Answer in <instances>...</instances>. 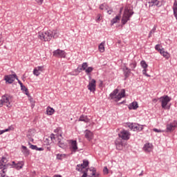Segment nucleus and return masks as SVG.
Returning <instances> with one entry per match:
<instances>
[{
	"instance_id": "nucleus-48",
	"label": "nucleus",
	"mask_w": 177,
	"mask_h": 177,
	"mask_svg": "<svg viewBox=\"0 0 177 177\" xmlns=\"http://www.w3.org/2000/svg\"><path fill=\"white\" fill-rule=\"evenodd\" d=\"M104 171V174H105L106 175H107V174H109V169H107V167H105L103 169Z\"/></svg>"
},
{
	"instance_id": "nucleus-31",
	"label": "nucleus",
	"mask_w": 177,
	"mask_h": 177,
	"mask_svg": "<svg viewBox=\"0 0 177 177\" xmlns=\"http://www.w3.org/2000/svg\"><path fill=\"white\" fill-rule=\"evenodd\" d=\"M88 68V63L86 62H84L82 64V68H80V71H86V68Z\"/></svg>"
},
{
	"instance_id": "nucleus-33",
	"label": "nucleus",
	"mask_w": 177,
	"mask_h": 177,
	"mask_svg": "<svg viewBox=\"0 0 177 177\" xmlns=\"http://www.w3.org/2000/svg\"><path fill=\"white\" fill-rule=\"evenodd\" d=\"M140 65L142 67V68H147V67H149V65L146 64V61L144 60L140 62Z\"/></svg>"
},
{
	"instance_id": "nucleus-2",
	"label": "nucleus",
	"mask_w": 177,
	"mask_h": 177,
	"mask_svg": "<svg viewBox=\"0 0 177 177\" xmlns=\"http://www.w3.org/2000/svg\"><path fill=\"white\" fill-rule=\"evenodd\" d=\"M133 10L131 7H125L123 16L122 17V24L125 25L129 21L131 17L133 15Z\"/></svg>"
},
{
	"instance_id": "nucleus-42",
	"label": "nucleus",
	"mask_w": 177,
	"mask_h": 177,
	"mask_svg": "<svg viewBox=\"0 0 177 177\" xmlns=\"http://www.w3.org/2000/svg\"><path fill=\"white\" fill-rule=\"evenodd\" d=\"M22 149L23 150H24V151H26V156H28V154H30V151H28V149H27V147L23 145Z\"/></svg>"
},
{
	"instance_id": "nucleus-6",
	"label": "nucleus",
	"mask_w": 177,
	"mask_h": 177,
	"mask_svg": "<svg viewBox=\"0 0 177 177\" xmlns=\"http://www.w3.org/2000/svg\"><path fill=\"white\" fill-rule=\"evenodd\" d=\"M119 138H121L123 140H129V138H131V133L127 130H122L120 131V133L118 134Z\"/></svg>"
},
{
	"instance_id": "nucleus-36",
	"label": "nucleus",
	"mask_w": 177,
	"mask_h": 177,
	"mask_svg": "<svg viewBox=\"0 0 177 177\" xmlns=\"http://www.w3.org/2000/svg\"><path fill=\"white\" fill-rule=\"evenodd\" d=\"M28 145L30 146V149H32V150H36L37 149L38 147L37 145H31V142H28Z\"/></svg>"
},
{
	"instance_id": "nucleus-50",
	"label": "nucleus",
	"mask_w": 177,
	"mask_h": 177,
	"mask_svg": "<svg viewBox=\"0 0 177 177\" xmlns=\"http://www.w3.org/2000/svg\"><path fill=\"white\" fill-rule=\"evenodd\" d=\"M9 130L10 129H6L5 130L0 131V135H2V133H4V132H8Z\"/></svg>"
},
{
	"instance_id": "nucleus-54",
	"label": "nucleus",
	"mask_w": 177,
	"mask_h": 177,
	"mask_svg": "<svg viewBox=\"0 0 177 177\" xmlns=\"http://www.w3.org/2000/svg\"><path fill=\"white\" fill-rule=\"evenodd\" d=\"M100 17H101L100 14H98V15H97V20L98 21H100Z\"/></svg>"
},
{
	"instance_id": "nucleus-46",
	"label": "nucleus",
	"mask_w": 177,
	"mask_h": 177,
	"mask_svg": "<svg viewBox=\"0 0 177 177\" xmlns=\"http://www.w3.org/2000/svg\"><path fill=\"white\" fill-rule=\"evenodd\" d=\"M50 138L51 139L52 141L55 140V139H56V136L53 133L50 134Z\"/></svg>"
},
{
	"instance_id": "nucleus-13",
	"label": "nucleus",
	"mask_w": 177,
	"mask_h": 177,
	"mask_svg": "<svg viewBox=\"0 0 177 177\" xmlns=\"http://www.w3.org/2000/svg\"><path fill=\"white\" fill-rule=\"evenodd\" d=\"M177 127V121H174L173 122L167 125V130L168 132H171V131H174Z\"/></svg>"
},
{
	"instance_id": "nucleus-41",
	"label": "nucleus",
	"mask_w": 177,
	"mask_h": 177,
	"mask_svg": "<svg viewBox=\"0 0 177 177\" xmlns=\"http://www.w3.org/2000/svg\"><path fill=\"white\" fill-rule=\"evenodd\" d=\"M155 49L156 50H158V52H161V50H164V48H160V44H157L156 46H155Z\"/></svg>"
},
{
	"instance_id": "nucleus-19",
	"label": "nucleus",
	"mask_w": 177,
	"mask_h": 177,
	"mask_svg": "<svg viewBox=\"0 0 177 177\" xmlns=\"http://www.w3.org/2000/svg\"><path fill=\"white\" fill-rule=\"evenodd\" d=\"M138 107H139V106L138 105V102H133L131 104H129V109L130 110H136V109H138Z\"/></svg>"
},
{
	"instance_id": "nucleus-1",
	"label": "nucleus",
	"mask_w": 177,
	"mask_h": 177,
	"mask_svg": "<svg viewBox=\"0 0 177 177\" xmlns=\"http://www.w3.org/2000/svg\"><path fill=\"white\" fill-rule=\"evenodd\" d=\"M57 30H46L42 32H39L38 33V37L41 41H44V42L49 41L52 38H56L57 37Z\"/></svg>"
},
{
	"instance_id": "nucleus-57",
	"label": "nucleus",
	"mask_w": 177,
	"mask_h": 177,
	"mask_svg": "<svg viewBox=\"0 0 177 177\" xmlns=\"http://www.w3.org/2000/svg\"><path fill=\"white\" fill-rule=\"evenodd\" d=\"M24 153L27 156V151H24Z\"/></svg>"
},
{
	"instance_id": "nucleus-7",
	"label": "nucleus",
	"mask_w": 177,
	"mask_h": 177,
	"mask_svg": "<svg viewBox=\"0 0 177 177\" xmlns=\"http://www.w3.org/2000/svg\"><path fill=\"white\" fill-rule=\"evenodd\" d=\"M160 100L162 103V109H166L167 104L171 102V97H169L168 95L162 96L160 98Z\"/></svg>"
},
{
	"instance_id": "nucleus-32",
	"label": "nucleus",
	"mask_w": 177,
	"mask_h": 177,
	"mask_svg": "<svg viewBox=\"0 0 177 177\" xmlns=\"http://www.w3.org/2000/svg\"><path fill=\"white\" fill-rule=\"evenodd\" d=\"M117 93H118V89L116 88L110 94L111 99H113L114 96H117Z\"/></svg>"
},
{
	"instance_id": "nucleus-53",
	"label": "nucleus",
	"mask_w": 177,
	"mask_h": 177,
	"mask_svg": "<svg viewBox=\"0 0 177 177\" xmlns=\"http://www.w3.org/2000/svg\"><path fill=\"white\" fill-rule=\"evenodd\" d=\"M3 104H5L3 103V101H2V100H1V101H0V107H2L3 106Z\"/></svg>"
},
{
	"instance_id": "nucleus-58",
	"label": "nucleus",
	"mask_w": 177,
	"mask_h": 177,
	"mask_svg": "<svg viewBox=\"0 0 177 177\" xmlns=\"http://www.w3.org/2000/svg\"><path fill=\"white\" fill-rule=\"evenodd\" d=\"M153 101L156 102H157V100L154 99Z\"/></svg>"
},
{
	"instance_id": "nucleus-3",
	"label": "nucleus",
	"mask_w": 177,
	"mask_h": 177,
	"mask_svg": "<svg viewBox=\"0 0 177 177\" xmlns=\"http://www.w3.org/2000/svg\"><path fill=\"white\" fill-rule=\"evenodd\" d=\"M8 159L6 158H2V159L0 160V169L1 170V176L5 177V174H6V171H8V168L9 167H12V165L10 163H7Z\"/></svg>"
},
{
	"instance_id": "nucleus-47",
	"label": "nucleus",
	"mask_w": 177,
	"mask_h": 177,
	"mask_svg": "<svg viewBox=\"0 0 177 177\" xmlns=\"http://www.w3.org/2000/svg\"><path fill=\"white\" fill-rule=\"evenodd\" d=\"M108 15H111L113 13V8L109 7V9L106 10Z\"/></svg>"
},
{
	"instance_id": "nucleus-26",
	"label": "nucleus",
	"mask_w": 177,
	"mask_h": 177,
	"mask_svg": "<svg viewBox=\"0 0 177 177\" xmlns=\"http://www.w3.org/2000/svg\"><path fill=\"white\" fill-rule=\"evenodd\" d=\"M100 10H109V9H110V7H109L107 4L103 3L101 6H100Z\"/></svg>"
},
{
	"instance_id": "nucleus-29",
	"label": "nucleus",
	"mask_w": 177,
	"mask_h": 177,
	"mask_svg": "<svg viewBox=\"0 0 177 177\" xmlns=\"http://www.w3.org/2000/svg\"><path fill=\"white\" fill-rule=\"evenodd\" d=\"M21 91H23V92H26V95H28V88L26 87L24 84L21 86Z\"/></svg>"
},
{
	"instance_id": "nucleus-8",
	"label": "nucleus",
	"mask_w": 177,
	"mask_h": 177,
	"mask_svg": "<svg viewBox=\"0 0 177 177\" xmlns=\"http://www.w3.org/2000/svg\"><path fill=\"white\" fill-rule=\"evenodd\" d=\"M15 80H19L17 74L6 75L4 80L8 84H13L15 82Z\"/></svg>"
},
{
	"instance_id": "nucleus-56",
	"label": "nucleus",
	"mask_w": 177,
	"mask_h": 177,
	"mask_svg": "<svg viewBox=\"0 0 177 177\" xmlns=\"http://www.w3.org/2000/svg\"><path fill=\"white\" fill-rule=\"evenodd\" d=\"M2 44H3V42H2V39L0 38V46L2 45Z\"/></svg>"
},
{
	"instance_id": "nucleus-23",
	"label": "nucleus",
	"mask_w": 177,
	"mask_h": 177,
	"mask_svg": "<svg viewBox=\"0 0 177 177\" xmlns=\"http://www.w3.org/2000/svg\"><path fill=\"white\" fill-rule=\"evenodd\" d=\"M106 44V41H102L99 46L98 49L101 53H103L104 52V44Z\"/></svg>"
},
{
	"instance_id": "nucleus-51",
	"label": "nucleus",
	"mask_w": 177,
	"mask_h": 177,
	"mask_svg": "<svg viewBox=\"0 0 177 177\" xmlns=\"http://www.w3.org/2000/svg\"><path fill=\"white\" fill-rule=\"evenodd\" d=\"M36 2L38 3V5H41L44 3V0H36Z\"/></svg>"
},
{
	"instance_id": "nucleus-60",
	"label": "nucleus",
	"mask_w": 177,
	"mask_h": 177,
	"mask_svg": "<svg viewBox=\"0 0 177 177\" xmlns=\"http://www.w3.org/2000/svg\"><path fill=\"white\" fill-rule=\"evenodd\" d=\"M60 138H62V134L59 135Z\"/></svg>"
},
{
	"instance_id": "nucleus-14",
	"label": "nucleus",
	"mask_w": 177,
	"mask_h": 177,
	"mask_svg": "<svg viewBox=\"0 0 177 177\" xmlns=\"http://www.w3.org/2000/svg\"><path fill=\"white\" fill-rule=\"evenodd\" d=\"M143 150L145 153H150L153 151V145L151 143H147L143 147Z\"/></svg>"
},
{
	"instance_id": "nucleus-15",
	"label": "nucleus",
	"mask_w": 177,
	"mask_h": 177,
	"mask_svg": "<svg viewBox=\"0 0 177 177\" xmlns=\"http://www.w3.org/2000/svg\"><path fill=\"white\" fill-rule=\"evenodd\" d=\"M84 133H85V138L86 139H87V140H92V139H93V133H92V131L86 129L85 131H84Z\"/></svg>"
},
{
	"instance_id": "nucleus-45",
	"label": "nucleus",
	"mask_w": 177,
	"mask_h": 177,
	"mask_svg": "<svg viewBox=\"0 0 177 177\" xmlns=\"http://www.w3.org/2000/svg\"><path fill=\"white\" fill-rule=\"evenodd\" d=\"M153 132H156L158 133L162 132V130L158 129H153Z\"/></svg>"
},
{
	"instance_id": "nucleus-35",
	"label": "nucleus",
	"mask_w": 177,
	"mask_h": 177,
	"mask_svg": "<svg viewBox=\"0 0 177 177\" xmlns=\"http://www.w3.org/2000/svg\"><path fill=\"white\" fill-rule=\"evenodd\" d=\"M156 28H157V27L156 26H154L153 28H152V30L149 32V38H150L151 37V34H154L156 32Z\"/></svg>"
},
{
	"instance_id": "nucleus-10",
	"label": "nucleus",
	"mask_w": 177,
	"mask_h": 177,
	"mask_svg": "<svg viewBox=\"0 0 177 177\" xmlns=\"http://www.w3.org/2000/svg\"><path fill=\"white\" fill-rule=\"evenodd\" d=\"M87 88L90 92H95L96 91V80L95 79H92L91 82H89Z\"/></svg>"
},
{
	"instance_id": "nucleus-30",
	"label": "nucleus",
	"mask_w": 177,
	"mask_h": 177,
	"mask_svg": "<svg viewBox=\"0 0 177 177\" xmlns=\"http://www.w3.org/2000/svg\"><path fill=\"white\" fill-rule=\"evenodd\" d=\"M90 171H92L91 176V177H99V174H96V169L93 168L92 169H90Z\"/></svg>"
},
{
	"instance_id": "nucleus-20",
	"label": "nucleus",
	"mask_w": 177,
	"mask_h": 177,
	"mask_svg": "<svg viewBox=\"0 0 177 177\" xmlns=\"http://www.w3.org/2000/svg\"><path fill=\"white\" fill-rule=\"evenodd\" d=\"M79 121H83L84 122H90L91 120L88 118V116L82 115L80 118H79Z\"/></svg>"
},
{
	"instance_id": "nucleus-43",
	"label": "nucleus",
	"mask_w": 177,
	"mask_h": 177,
	"mask_svg": "<svg viewBox=\"0 0 177 177\" xmlns=\"http://www.w3.org/2000/svg\"><path fill=\"white\" fill-rule=\"evenodd\" d=\"M151 3H153V5H156V6H160V4L158 3V0H153Z\"/></svg>"
},
{
	"instance_id": "nucleus-24",
	"label": "nucleus",
	"mask_w": 177,
	"mask_h": 177,
	"mask_svg": "<svg viewBox=\"0 0 177 177\" xmlns=\"http://www.w3.org/2000/svg\"><path fill=\"white\" fill-rule=\"evenodd\" d=\"M46 113L48 115H52L55 113V110L53 109V108L48 106L46 109Z\"/></svg>"
},
{
	"instance_id": "nucleus-52",
	"label": "nucleus",
	"mask_w": 177,
	"mask_h": 177,
	"mask_svg": "<svg viewBox=\"0 0 177 177\" xmlns=\"http://www.w3.org/2000/svg\"><path fill=\"white\" fill-rule=\"evenodd\" d=\"M36 151H44V148H42V147L38 148L37 147V149Z\"/></svg>"
},
{
	"instance_id": "nucleus-37",
	"label": "nucleus",
	"mask_w": 177,
	"mask_h": 177,
	"mask_svg": "<svg viewBox=\"0 0 177 177\" xmlns=\"http://www.w3.org/2000/svg\"><path fill=\"white\" fill-rule=\"evenodd\" d=\"M64 157H66V155L65 154H60V153H58L57 155V160H63V158H64Z\"/></svg>"
},
{
	"instance_id": "nucleus-49",
	"label": "nucleus",
	"mask_w": 177,
	"mask_h": 177,
	"mask_svg": "<svg viewBox=\"0 0 177 177\" xmlns=\"http://www.w3.org/2000/svg\"><path fill=\"white\" fill-rule=\"evenodd\" d=\"M27 138H28L30 142H34V139L31 138V136H30V134L27 135Z\"/></svg>"
},
{
	"instance_id": "nucleus-27",
	"label": "nucleus",
	"mask_w": 177,
	"mask_h": 177,
	"mask_svg": "<svg viewBox=\"0 0 177 177\" xmlns=\"http://www.w3.org/2000/svg\"><path fill=\"white\" fill-rule=\"evenodd\" d=\"M118 21H120V16H116L111 21V26H113V24H115Z\"/></svg>"
},
{
	"instance_id": "nucleus-18",
	"label": "nucleus",
	"mask_w": 177,
	"mask_h": 177,
	"mask_svg": "<svg viewBox=\"0 0 177 177\" xmlns=\"http://www.w3.org/2000/svg\"><path fill=\"white\" fill-rule=\"evenodd\" d=\"M123 71H124L125 78H128V77L131 75V69H129L128 67L125 66L123 68Z\"/></svg>"
},
{
	"instance_id": "nucleus-39",
	"label": "nucleus",
	"mask_w": 177,
	"mask_h": 177,
	"mask_svg": "<svg viewBox=\"0 0 177 177\" xmlns=\"http://www.w3.org/2000/svg\"><path fill=\"white\" fill-rule=\"evenodd\" d=\"M35 69H37L39 73H42V71H44V66H37L35 68Z\"/></svg>"
},
{
	"instance_id": "nucleus-22",
	"label": "nucleus",
	"mask_w": 177,
	"mask_h": 177,
	"mask_svg": "<svg viewBox=\"0 0 177 177\" xmlns=\"http://www.w3.org/2000/svg\"><path fill=\"white\" fill-rule=\"evenodd\" d=\"M160 53L163 56V57H165V59H169L171 57V55H169L168 52H165L164 50H160Z\"/></svg>"
},
{
	"instance_id": "nucleus-25",
	"label": "nucleus",
	"mask_w": 177,
	"mask_h": 177,
	"mask_svg": "<svg viewBox=\"0 0 177 177\" xmlns=\"http://www.w3.org/2000/svg\"><path fill=\"white\" fill-rule=\"evenodd\" d=\"M57 145L59 147H61V149H66V144L60 138H58V143Z\"/></svg>"
},
{
	"instance_id": "nucleus-11",
	"label": "nucleus",
	"mask_w": 177,
	"mask_h": 177,
	"mask_svg": "<svg viewBox=\"0 0 177 177\" xmlns=\"http://www.w3.org/2000/svg\"><path fill=\"white\" fill-rule=\"evenodd\" d=\"M24 167V161H19L17 163L16 162L12 161V164L11 165L12 168H15V169H17L18 171Z\"/></svg>"
},
{
	"instance_id": "nucleus-59",
	"label": "nucleus",
	"mask_w": 177,
	"mask_h": 177,
	"mask_svg": "<svg viewBox=\"0 0 177 177\" xmlns=\"http://www.w3.org/2000/svg\"><path fill=\"white\" fill-rule=\"evenodd\" d=\"M142 173H141V174H140V176H142Z\"/></svg>"
},
{
	"instance_id": "nucleus-17",
	"label": "nucleus",
	"mask_w": 177,
	"mask_h": 177,
	"mask_svg": "<svg viewBox=\"0 0 177 177\" xmlns=\"http://www.w3.org/2000/svg\"><path fill=\"white\" fill-rule=\"evenodd\" d=\"M125 96V89H122L121 92L118 93V95H116L115 97L118 100H121L122 97Z\"/></svg>"
},
{
	"instance_id": "nucleus-4",
	"label": "nucleus",
	"mask_w": 177,
	"mask_h": 177,
	"mask_svg": "<svg viewBox=\"0 0 177 177\" xmlns=\"http://www.w3.org/2000/svg\"><path fill=\"white\" fill-rule=\"evenodd\" d=\"M127 127L134 131L143 130V126L136 123H127Z\"/></svg>"
},
{
	"instance_id": "nucleus-40",
	"label": "nucleus",
	"mask_w": 177,
	"mask_h": 177,
	"mask_svg": "<svg viewBox=\"0 0 177 177\" xmlns=\"http://www.w3.org/2000/svg\"><path fill=\"white\" fill-rule=\"evenodd\" d=\"M116 149L118 150H122V143H116Z\"/></svg>"
},
{
	"instance_id": "nucleus-9",
	"label": "nucleus",
	"mask_w": 177,
	"mask_h": 177,
	"mask_svg": "<svg viewBox=\"0 0 177 177\" xmlns=\"http://www.w3.org/2000/svg\"><path fill=\"white\" fill-rule=\"evenodd\" d=\"M53 56H55V57H66V52L64 50H62L60 49H57L55 50L53 52Z\"/></svg>"
},
{
	"instance_id": "nucleus-12",
	"label": "nucleus",
	"mask_w": 177,
	"mask_h": 177,
	"mask_svg": "<svg viewBox=\"0 0 177 177\" xmlns=\"http://www.w3.org/2000/svg\"><path fill=\"white\" fill-rule=\"evenodd\" d=\"M88 165H89V161L83 160V164L77 165L76 171H78L79 172H82V169H84V168H86Z\"/></svg>"
},
{
	"instance_id": "nucleus-38",
	"label": "nucleus",
	"mask_w": 177,
	"mask_h": 177,
	"mask_svg": "<svg viewBox=\"0 0 177 177\" xmlns=\"http://www.w3.org/2000/svg\"><path fill=\"white\" fill-rule=\"evenodd\" d=\"M33 74H34V75H36V77H38L39 75H41V72H39L38 70L34 68Z\"/></svg>"
},
{
	"instance_id": "nucleus-28",
	"label": "nucleus",
	"mask_w": 177,
	"mask_h": 177,
	"mask_svg": "<svg viewBox=\"0 0 177 177\" xmlns=\"http://www.w3.org/2000/svg\"><path fill=\"white\" fill-rule=\"evenodd\" d=\"M93 71V67L89 66L86 69L85 73L86 74H87V75H89L91 73H92Z\"/></svg>"
},
{
	"instance_id": "nucleus-44",
	"label": "nucleus",
	"mask_w": 177,
	"mask_h": 177,
	"mask_svg": "<svg viewBox=\"0 0 177 177\" xmlns=\"http://www.w3.org/2000/svg\"><path fill=\"white\" fill-rule=\"evenodd\" d=\"M142 74H144V75H146V77H150V75L149 74H147V68L143 69Z\"/></svg>"
},
{
	"instance_id": "nucleus-55",
	"label": "nucleus",
	"mask_w": 177,
	"mask_h": 177,
	"mask_svg": "<svg viewBox=\"0 0 177 177\" xmlns=\"http://www.w3.org/2000/svg\"><path fill=\"white\" fill-rule=\"evenodd\" d=\"M17 80L18 81V83L19 84L20 86H21L23 85V83L21 82V81H20L19 79Z\"/></svg>"
},
{
	"instance_id": "nucleus-16",
	"label": "nucleus",
	"mask_w": 177,
	"mask_h": 177,
	"mask_svg": "<svg viewBox=\"0 0 177 177\" xmlns=\"http://www.w3.org/2000/svg\"><path fill=\"white\" fill-rule=\"evenodd\" d=\"M70 144H71V147L73 151H74V153H75V151H77V150H78V146L77 145V140H71Z\"/></svg>"
},
{
	"instance_id": "nucleus-21",
	"label": "nucleus",
	"mask_w": 177,
	"mask_h": 177,
	"mask_svg": "<svg viewBox=\"0 0 177 177\" xmlns=\"http://www.w3.org/2000/svg\"><path fill=\"white\" fill-rule=\"evenodd\" d=\"M174 15L177 20V1L175 0L173 6Z\"/></svg>"
},
{
	"instance_id": "nucleus-34",
	"label": "nucleus",
	"mask_w": 177,
	"mask_h": 177,
	"mask_svg": "<svg viewBox=\"0 0 177 177\" xmlns=\"http://www.w3.org/2000/svg\"><path fill=\"white\" fill-rule=\"evenodd\" d=\"M131 69L132 70V71H135V68H136V62H133L131 64H129Z\"/></svg>"
},
{
	"instance_id": "nucleus-5",
	"label": "nucleus",
	"mask_w": 177,
	"mask_h": 177,
	"mask_svg": "<svg viewBox=\"0 0 177 177\" xmlns=\"http://www.w3.org/2000/svg\"><path fill=\"white\" fill-rule=\"evenodd\" d=\"M11 99L12 97H10L9 95L6 94L1 97V100L4 103V105L7 107H12L11 103Z\"/></svg>"
}]
</instances>
